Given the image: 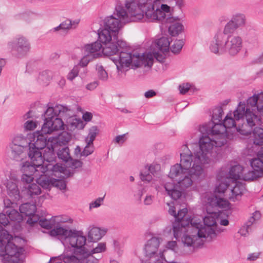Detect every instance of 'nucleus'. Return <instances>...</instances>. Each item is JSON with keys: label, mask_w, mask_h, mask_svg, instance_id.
<instances>
[{"label": "nucleus", "mask_w": 263, "mask_h": 263, "mask_svg": "<svg viewBox=\"0 0 263 263\" xmlns=\"http://www.w3.org/2000/svg\"><path fill=\"white\" fill-rule=\"evenodd\" d=\"M242 47V40L239 36H234L231 39V54H237Z\"/></svg>", "instance_id": "c9c22d12"}, {"label": "nucleus", "mask_w": 263, "mask_h": 263, "mask_svg": "<svg viewBox=\"0 0 263 263\" xmlns=\"http://www.w3.org/2000/svg\"><path fill=\"white\" fill-rule=\"evenodd\" d=\"M153 45L162 52L168 51L170 42L166 36H162L160 38L156 39L153 43Z\"/></svg>", "instance_id": "473e14b6"}, {"label": "nucleus", "mask_w": 263, "mask_h": 263, "mask_svg": "<svg viewBox=\"0 0 263 263\" xmlns=\"http://www.w3.org/2000/svg\"><path fill=\"white\" fill-rule=\"evenodd\" d=\"M50 235L58 236L65 246L72 249L73 255L64 252L58 257L64 263H98L99 260L91 255L85 247L86 238L81 231L67 230L62 227H57L50 230Z\"/></svg>", "instance_id": "20e7f679"}, {"label": "nucleus", "mask_w": 263, "mask_h": 263, "mask_svg": "<svg viewBox=\"0 0 263 263\" xmlns=\"http://www.w3.org/2000/svg\"><path fill=\"white\" fill-rule=\"evenodd\" d=\"M164 189L169 196L172 199L176 200L179 199L182 194L183 191L187 187H181L178 183L168 182L165 183Z\"/></svg>", "instance_id": "aec40b11"}, {"label": "nucleus", "mask_w": 263, "mask_h": 263, "mask_svg": "<svg viewBox=\"0 0 263 263\" xmlns=\"http://www.w3.org/2000/svg\"><path fill=\"white\" fill-rule=\"evenodd\" d=\"M49 138H54L57 141V144H66L71 139V136L67 132H63L58 137H51Z\"/></svg>", "instance_id": "37998d69"}, {"label": "nucleus", "mask_w": 263, "mask_h": 263, "mask_svg": "<svg viewBox=\"0 0 263 263\" xmlns=\"http://www.w3.org/2000/svg\"><path fill=\"white\" fill-rule=\"evenodd\" d=\"M98 129L97 126H92L89 130L87 136L85 138V142L88 144H92L97 134Z\"/></svg>", "instance_id": "79ce46f5"}, {"label": "nucleus", "mask_w": 263, "mask_h": 263, "mask_svg": "<svg viewBox=\"0 0 263 263\" xmlns=\"http://www.w3.org/2000/svg\"><path fill=\"white\" fill-rule=\"evenodd\" d=\"M230 24L228 22L222 31H219L214 36L209 45V49L215 54L223 53L229 48Z\"/></svg>", "instance_id": "f8f14e48"}, {"label": "nucleus", "mask_w": 263, "mask_h": 263, "mask_svg": "<svg viewBox=\"0 0 263 263\" xmlns=\"http://www.w3.org/2000/svg\"><path fill=\"white\" fill-rule=\"evenodd\" d=\"M183 30V25L179 22H173L168 27V32L172 36L179 35Z\"/></svg>", "instance_id": "4c0bfd02"}, {"label": "nucleus", "mask_w": 263, "mask_h": 263, "mask_svg": "<svg viewBox=\"0 0 263 263\" xmlns=\"http://www.w3.org/2000/svg\"><path fill=\"white\" fill-rule=\"evenodd\" d=\"M70 111L68 107L58 104L54 107H49L45 112L44 123L42 126V134H34L33 140H29L28 156L35 160L36 156L40 162H42L41 150L48 147V138L46 135L54 131L62 129L64 123L62 118L70 116Z\"/></svg>", "instance_id": "7ed1b4c3"}, {"label": "nucleus", "mask_w": 263, "mask_h": 263, "mask_svg": "<svg viewBox=\"0 0 263 263\" xmlns=\"http://www.w3.org/2000/svg\"><path fill=\"white\" fill-rule=\"evenodd\" d=\"M7 149L10 158L16 161H20L26 157V148L8 144Z\"/></svg>", "instance_id": "4be33fe9"}, {"label": "nucleus", "mask_w": 263, "mask_h": 263, "mask_svg": "<svg viewBox=\"0 0 263 263\" xmlns=\"http://www.w3.org/2000/svg\"><path fill=\"white\" fill-rule=\"evenodd\" d=\"M184 44V41L183 39L177 40L175 41L174 44L171 47V50L174 53H179L182 48Z\"/></svg>", "instance_id": "a18cd8bd"}, {"label": "nucleus", "mask_w": 263, "mask_h": 263, "mask_svg": "<svg viewBox=\"0 0 263 263\" xmlns=\"http://www.w3.org/2000/svg\"><path fill=\"white\" fill-rule=\"evenodd\" d=\"M260 255V253H253L248 255L247 259L249 260H255L257 259Z\"/></svg>", "instance_id": "0e129e2a"}, {"label": "nucleus", "mask_w": 263, "mask_h": 263, "mask_svg": "<svg viewBox=\"0 0 263 263\" xmlns=\"http://www.w3.org/2000/svg\"><path fill=\"white\" fill-rule=\"evenodd\" d=\"M259 95L263 96V91L248 98L246 105L244 102H240L234 111L235 119L239 120L245 117L247 125L250 128V129L239 128L237 130L242 135L250 134L251 129L255 125H260L263 120V104L257 105Z\"/></svg>", "instance_id": "423d86ee"}, {"label": "nucleus", "mask_w": 263, "mask_h": 263, "mask_svg": "<svg viewBox=\"0 0 263 263\" xmlns=\"http://www.w3.org/2000/svg\"><path fill=\"white\" fill-rule=\"evenodd\" d=\"M167 205L169 206L168 213L170 215L174 216L175 218V222L173 223V226L177 223H180L183 221L185 222L187 218H191V217H185V215L187 213V209L186 208H183L178 211V213L176 212V207L174 206V203H167ZM174 228L173 229V230Z\"/></svg>", "instance_id": "412c9836"}, {"label": "nucleus", "mask_w": 263, "mask_h": 263, "mask_svg": "<svg viewBox=\"0 0 263 263\" xmlns=\"http://www.w3.org/2000/svg\"><path fill=\"white\" fill-rule=\"evenodd\" d=\"M262 124V122L260 125H261ZM256 126V127L253 130V143L254 144L257 145H263V128L260 127H258V125Z\"/></svg>", "instance_id": "e433bc0d"}, {"label": "nucleus", "mask_w": 263, "mask_h": 263, "mask_svg": "<svg viewBox=\"0 0 263 263\" xmlns=\"http://www.w3.org/2000/svg\"><path fill=\"white\" fill-rule=\"evenodd\" d=\"M251 228L249 226H248L247 224H246L240 229L238 233L241 236H246L249 234V232L251 231Z\"/></svg>", "instance_id": "5fc2aeb1"}, {"label": "nucleus", "mask_w": 263, "mask_h": 263, "mask_svg": "<svg viewBox=\"0 0 263 263\" xmlns=\"http://www.w3.org/2000/svg\"><path fill=\"white\" fill-rule=\"evenodd\" d=\"M160 166L158 164H151L149 166H145L144 169L140 172V179L142 181L149 182L152 179V174H154L159 170Z\"/></svg>", "instance_id": "393cba45"}, {"label": "nucleus", "mask_w": 263, "mask_h": 263, "mask_svg": "<svg viewBox=\"0 0 263 263\" xmlns=\"http://www.w3.org/2000/svg\"><path fill=\"white\" fill-rule=\"evenodd\" d=\"M118 21L112 16L107 18L104 21V28H100L98 30L99 41L86 45L84 54L96 59L100 57L101 53L110 56L119 52L117 58H111L119 71H122L124 68L151 67L154 55L151 52L140 54L124 51L126 43L118 39Z\"/></svg>", "instance_id": "f257e3e1"}, {"label": "nucleus", "mask_w": 263, "mask_h": 263, "mask_svg": "<svg viewBox=\"0 0 263 263\" xmlns=\"http://www.w3.org/2000/svg\"><path fill=\"white\" fill-rule=\"evenodd\" d=\"M94 151V146L92 144H88L87 143V145L84 147L83 151L82 152V156L83 157H87L90 154H91Z\"/></svg>", "instance_id": "8fccbe9b"}, {"label": "nucleus", "mask_w": 263, "mask_h": 263, "mask_svg": "<svg viewBox=\"0 0 263 263\" xmlns=\"http://www.w3.org/2000/svg\"><path fill=\"white\" fill-rule=\"evenodd\" d=\"M57 154L59 158L65 162H67L69 159H71L69 150L68 147H63L61 149H59Z\"/></svg>", "instance_id": "c03bdc74"}, {"label": "nucleus", "mask_w": 263, "mask_h": 263, "mask_svg": "<svg viewBox=\"0 0 263 263\" xmlns=\"http://www.w3.org/2000/svg\"><path fill=\"white\" fill-rule=\"evenodd\" d=\"M106 250V245L105 243L100 242L98 243L96 247L93 249L91 251H89V252L91 255L93 254L99 253L105 251Z\"/></svg>", "instance_id": "de8ad7c7"}, {"label": "nucleus", "mask_w": 263, "mask_h": 263, "mask_svg": "<svg viewBox=\"0 0 263 263\" xmlns=\"http://www.w3.org/2000/svg\"><path fill=\"white\" fill-rule=\"evenodd\" d=\"M79 71L77 67H74L68 74L67 78L70 81H72L78 76Z\"/></svg>", "instance_id": "6e6d98bb"}, {"label": "nucleus", "mask_w": 263, "mask_h": 263, "mask_svg": "<svg viewBox=\"0 0 263 263\" xmlns=\"http://www.w3.org/2000/svg\"><path fill=\"white\" fill-rule=\"evenodd\" d=\"M231 201L239 200L245 190V185L239 181L231 182Z\"/></svg>", "instance_id": "a878e982"}, {"label": "nucleus", "mask_w": 263, "mask_h": 263, "mask_svg": "<svg viewBox=\"0 0 263 263\" xmlns=\"http://www.w3.org/2000/svg\"><path fill=\"white\" fill-rule=\"evenodd\" d=\"M168 177L178 182L181 187H189L197 179L192 177L190 173L185 170L179 163L173 165L170 171Z\"/></svg>", "instance_id": "ddd939ff"}, {"label": "nucleus", "mask_w": 263, "mask_h": 263, "mask_svg": "<svg viewBox=\"0 0 263 263\" xmlns=\"http://www.w3.org/2000/svg\"><path fill=\"white\" fill-rule=\"evenodd\" d=\"M4 204L5 207V209L4 210L5 212L6 210L13 209L14 205L16 204L15 203L11 201V200L8 198H6L4 200Z\"/></svg>", "instance_id": "4d7b16f0"}, {"label": "nucleus", "mask_w": 263, "mask_h": 263, "mask_svg": "<svg viewBox=\"0 0 263 263\" xmlns=\"http://www.w3.org/2000/svg\"><path fill=\"white\" fill-rule=\"evenodd\" d=\"M92 118V114L89 112H85L82 116V119L86 122L90 121Z\"/></svg>", "instance_id": "69168bd1"}, {"label": "nucleus", "mask_w": 263, "mask_h": 263, "mask_svg": "<svg viewBox=\"0 0 263 263\" xmlns=\"http://www.w3.org/2000/svg\"><path fill=\"white\" fill-rule=\"evenodd\" d=\"M15 48L18 56H23L29 51L30 46L29 43L25 37H21L17 39Z\"/></svg>", "instance_id": "7c9ffc66"}, {"label": "nucleus", "mask_w": 263, "mask_h": 263, "mask_svg": "<svg viewBox=\"0 0 263 263\" xmlns=\"http://www.w3.org/2000/svg\"><path fill=\"white\" fill-rule=\"evenodd\" d=\"M126 134H123L121 135H118L116 137L115 139H114V141L118 143L120 145H122L125 141H126V138H125Z\"/></svg>", "instance_id": "680f3d73"}, {"label": "nucleus", "mask_w": 263, "mask_h": 263, "mask_svg": "<svg viewBox=\"0 0 263 263\" xmlns=\"http://www.w3.org/2000/svg\"><path fill=\"white\" fill-rule=\"evenodd\" d=\"M98 85L99 84L97 81H94L93 82L88 84L86 86V88L87 89L89 90H93L98 86Z\"/></svg>", "instance_id": "e2e57ef3"}, {"label": "nucleus", "mask_w": 263, "mask_h": 263, "mask_svg": "<svg viewBox=\"0 0 263 263\" xmlns=\"http://www.w3.org/2000/svg\"><path fill=\"white\" fill-rule=\"evenodd\" d=\"M23 191L29 196L33 197L34 196L39 195L41 193V189L40 185L37 183L30 182L23 183Z\"/></svg>", "instance_id": "c756f323"}, {"label": "nucleus", "mask_w": 263, "mask_h": 263, "mask_svg": "<svg viewBox=\"0 0 263 263\" xmlns=\"http://www.w3.org/2000/svg\"><path fill=\"white\" fill-rule=\"evenodd\" d=\"M104 200V197L98 198L94 201L91 202L89 204V209L91 210L93 208H97L99 207Z\"/></svg>", "instance_id": "603ef678"}, {"label": "nucleus", "mask_w": 263, "mask_h": 263, "mask_svg": "<svg viewBox=\"0 0 263 263\" xmlns=\"http://www.w3.org/2000/svg\"><path fill=\"white\" fill-rule=\"evenodd\" d=\"M166 247L172 250H175L177 247V242L175 241H168L166 245Z\"/></svg>", "instance_id": "338daca9"}, {"label": "nucleus", "mask_w": 263, "mask_h": 263, "mask_svg": "<svg viewBox=\"0 0 263 263\" xmlns=\"http://www.w3.org/2000/svg\"><path fill=\"white\" fill-rule=\"evenodd\" d=\"M180 153V162L179 163L192 177L197 179L203 173L202 165L203 163L201 158L197 153L192 154L187 145H183Z\"/></svg>", "instance_id": "9d476101"}, {"label": "nucleus", "mask_w": 263, "mask_h": 263, "mask_svg": "<svg viewBox=\"0 0 263 263\" xmlns=\"http://www.w3.org/2000/svg\"><path fill=\"white\" fill-rule=\"evenodd\" d=\"M250 164L252 170L248 168L246 178L252 181L263 175V161L259 158H254L251 160Z\"/></svg>", "instance_id": "f3484780"}, {"label": "nucleus", "mask_w": 263, "mask_h": 263, "mask_svg": "<svg viewBox=\"0 0 263 263\" xmlns=\"http://www.w3.org/2000/svg\"><path fill=\"white\" fill-rule=\"evenodd\" d=\"M48 166V170L46 172V173H49V174L52 175L54 173L64 172L65 168L62 165L59 164H54L52 163H48V165H46Z\"/></svg>", "instance_id": "ea45409f"}, {"label": "nucleus", "mask_w": 263, "mask_h": 263, "mask_svg": "<svg viewBox=\"0 0 263 263\" xmlns=\"http://www.w3.org/2000/svg\"><path fill=\"white\" fill-rule=\"evenodd\" d=\"M229 203L227 200L222 198L218 197L215 195L210 198L208 205L206 207L208 215L203 218L204 227H202V224L200 221L195 222V223H199L200 225L198 228V230H204L202 231V233L208 238H212L215 236V232L212 227L216 225L217 222L219 221V217L222 212H217L216 211H211L210 208H229Z\"/></svg>", "instance_id": "0eeeda50"}, {"label": "nucleus", "mask_w": 263, "mask_h": 263, "mask_svg": "<svg viewBox=\"0 0 263 263\" xmlns=\"http://www.w3.org/2000/svg\"><path fill=\"white\" fill-rule=\"evenodd\" d=\"M31 162L25 161L21 164V171L23 175L21 181L23 183L33 182L34 178L46 173L48 168L46 165H43V161L40 162L38 158L35 156V160L30 158Z\"/></svg>", "instance_id": "9b49d317"}, {"label": "nucleus", "mask_w": 263, "mask_h": 263, "mask_svg": "<svg viewBox=\"0 0 263 263\" xmlns=\"http://www.w3.org/2000/svg\"><path fill=\"white\" fill-rule=\"evenodd\" d=\"M223 114L221 107H216L213 111L212 121L199 127V151L196 153L206 164L218 159V148L227 142L228 130L230 128L227 123H229L230 120V113H228L222 121Z\"/></svg>", "instance_id": "f03ea898"}, {"label": "nucleus", "mask_w": 263, "mask_h": 263, "mask_svg": "<svg viewBox=\"0 0 263 263\" xmlns=\"http://www.w3.org/2000/svg\"><path fill=\"white\" fill-rule=\"evenodd\" d=\"M246 22L245 15L241 13H235L231 16V30L236 29L244 26Z\"/></svg>", "instance_id": "c85d7f7f"}, {"label": "nucleus", "mask_w": 263, "mask_h": 263, "mask_svg": "<svg viewBox=\"0 0 263 263\" xmlns=\"http://www.w3.org/2000/svg\"><path fill=\"white\" fill-rule=\"evenodd\" d=\"M85 55L82 58L80 62V65L82 67H85L87 66L88 63L94 59L91 56H89V54H85Z\"/></svg>", "instance_id": "864d4df0"}, {"label": "nucleus", "mask_w": 263, "mask_h": 263, "mask_svg": "<svg viewBox=\"0 0 263 263\" xmlns=\"http://www.w3.org/2000/svg\"><path fill=\"white\" fill-rule=\"evenodd\" d=\"M200 224L195 223L193 219L187 218L185 222L183 221L180 223H177L174 226L173 233L174 236L178 239L181 236V234L183 229L188 227L187 231L189 229L193 230L192 235H185L182 238V241L185 246L192 247L193 249L198 248L203 244V239L207 238L205 235L202 233L203 230H198V228Z\"/></svg>", "instance_id": "1a4fd4ad"}, {"label": "nucleus", "mask_w": 263, "mask_h": 263, "mask_svg": "<svg viewBox=\"0 0 263 263\" xmlns=\"http://www.w3.org/2000/svg\"><path fill=\"white\" fill-rule=\"evenodd\" d=\"M248 168L243 167L240 165H231V179H240L247 181H250V179L246 178Z\"/></svg>", "instance_id": "bb28decb"}, {"label": "nucleus", "mask_w": 263, "mask_h": 263, "mask_svg": "<svg viewBox=\"0 0 263 263\" xmlns=\"http://www.w3.org/2000/svg\"><path fill=\"white\" fill-rule=\"evenodd\" d=\"M9 219L8 215L6 213H2L0 214V223L3 226H5L9 223Z\"/></svg>", "instance_id": "13d9d810"}, {"label": "nucleus", "mask_w": 263, "mask_h": 263, "mask_svg": "<svg viewBox=\"0 0 263 263\" xmlns=\"http://www.w3.org/2000/svg\"><path fill=\"white\" fill-rule=\"evenodd\" d=\"M88 230V237L92 241H97L100 240L107 231L106 228H101L94 226H90Z\"/></svg>", "instance_id": "b1692460"}, {"label": "nucleus", "mask_w": 263, "mask_h": 263, "mask_svg": "<svg viewBox=\"0 0 263 263\" xmlns=\"http://www.w3.org/2000/svg\"><path fill=\"white\" fill-rule=\"evenodd\" d=\"M159 245V239L157 237H153L148 240L144 249L145 256L148 258H152L155 256Z\"/></svg>", "instance_id": "5701e85b"}, {"label": "nucleus", "mask_w": 263, "mask_h": 263, "mask_svg": "<svg viewBox=\"0 0 263 263\" xmlns=\"http://www.w3.org/2000/svg\"><path fill=\"white\" fill-rule=\"evenodd\" d=\"M218 212H222L221 216H220V218L219 219V221L218 222H219L220 224L222 226H227L229 224V220L227 219H222V217L223 215H225L226 213H227V211L226 210H222V211H219Z\"/></svg>", "instance_id": "052dcab7"}, {"label": "nucleus", "mask_w": 263, "mask_h": 263, "mask_svg": "<svg viewBox=\"0 0 263 263\" xmlns=\"http://www.w3.org/2000/svg\"><path fill=\"white\" fill-rule=\"evenodd\" d=\"M80 23V20L77 19L73 21H71L69 19H67L64 22H62L58 26L53 28L54 31H58L59 30H69L71 28H76L79 23Z\"/></svg>", "instance_id": "f704fd0d"}, {"label": "nucleus", "mask_w": 263, "mask_h": 263, "mask_svg": "<svg viewBox=\"0 0 263 263\" xmlns=\"http://www.w3.org/2000/svg\"><path fill=\"white\" fill-rule=\"evenodd\" d=\"M156 95V92L153 90H149L144 93V96L146 98H150Z\"/></svg>", "instance_id": "774afa93"}, {"label": "nucleus", "mask_w": 263, "mask_h": 263, "mask_svg": "<svg viewBox=\"0 0 263 263\" xmlns=\"http://www.w3.org/2000/svg\"><path fill=\"white\" fill-rule=\"evenodd\" d=\"M18 181L17 176L13 172H10L9 179L7 178L3 183L6 187L7 195L15 201L19 200L21 198Z\"/></svg>", "instance_id": "4468645a"}, {"label": "nucleus", "mask_w": 263, "mask_h": 263, "mask_svg": "<svg viewBox=\"0 0 263 263\" xmlns=\"http://www.w3.org/2000/svg\"><path fill=\"white\" fill-rule=\"evenodd\" d=\"M191 86V85L189 83L180 85L179 86V89L180 93L183 95L186 93L190 89Z\"/></svg>", "instance_id": "bf43d9fd"}, {"label": "nucleus", "mask_w": 263, "mask_h": 263, "mask_svg": "<svg viewBox=\"0 0 263 263\" xmlns=\"http://www.w3.org/2000/svg\"><path fill=\"white\" fill-rule=\"evenodd\" d=\"M68 218L62 219L60 216H53L49 220L46 219H39L38 220L39 224L43 228L46 229H51L53 227L56 223L67 222Z\"/></svg>", "instance_id": "cd10ccee"}, {"label": "nucleus", "mask_w": 263, "mask_h": 263, "mask_svg": "<svg viewBox=\"0 0 263 263\" xmlns=\"http://www.w3.org/2000/svg\"><path fill=\"white\" fill-rule=\"evenodd\" d=\"M218 185L215 189V193H224L230 182V165L229 164L222 167L217 175Z\"/></svg>", "instance_id": "2eb2a0df"}, {"label": "nucleus", "mask_w": 263, "mask_h": 263, "mask_svg": "<svg viewBox=\"0 0 263 263\" xmlns=\"http://www.w3.org/2000/svg\"><path fill=\"white\" fill-rule=\"evenodd\" d=\"M9 144L27 149V147L29 146V140L23 135L17 134L12 137Z\"/></svg>", "instance_id": "2f4dec72"}, {"label": "nucleus", "mask_w": 263, "mask_h": 263, "mask_svg": "<svg viewBox=\"0 0 263 263\" xmlns=\"http://www.w3.org/2000/svg\"><path fill=\"white\" fill-rule=\"evenodd\" d=\"M127 0H125V6L126 9V11L125 10V9L121 6H117L116 7V11L117 12L116 15L118 17V18L115 17L112 15H110L109 16H107L104 18V20L103 21V28H104V21L105 20L110 16H112V17L115 18L118 21V26L119 27V29L118 30V34H119V31L120 29L122 27V23H125L126 22H137L139 21V20H136L134 21L133 20V16L129 13L128 9L126 7V2Z\"/></svg>", "instance_id": "a211bd4d"}, {"label": "nucleus", "mask_w": 263, "mask_h": 263, "mask_svg": "<svg viewBox=\"0 0 263 263\" xmlns=\"http://www.w3.org/2000/svg\"><path fill=\"white\" fill-rule=\"evenodd\" d=\"M52 186H55L61 190H64L66 187V184L64 181L55 179H54Z\"/></svg>", "instance_id": "3c124183"}, {"label": "nucleus", "mask_w": 263, "mask_h": 263, "mask_svg": "<svg viewBox=\"0 0 263 263\" xmlns=\"http://www.w3.org/2000/svg\"><path fill=\"white\" fill-rule=\"evenodd\" d=\"M126 6L134 21L144 18L148 22L162 21L165 18V13L170 10L160 0H127Z\"/></svg>", "instance_id": "39448f33"}, {"label": "nucleus", "mask_w": 263, "mask_h": 263, "mask_svg": "<svg viewBox=\"0 0 263 263\" xmlns=\"http://www.w3.org/2000/svg\"><path fill=\"white\" fill-rule=\"evenodd\" d=\"M51 72L49 70H44L40 73L38 78L39 83L44 85H47L51 78Z\"/></svg>", "instance_id": "a19ab883"}, {"label": "nucleus", "mask_w": 263, "mask_h": 263, "mask_svg": "<svg viewBox=\"0 0 263 263\" xmlns=\"http://www.w3.org/2000/svg\"><path fill=\"white\" fill-rule=\"evenodd\" d=\"M12 236L5 230H0V256L4 263H23L25 259V250L17 247L11 241Z\"/></svg>", "instance_id": "6e6552de"}, {"label": "nucleus", "mask_w": 263, "mask_h": 263, "mask_svg": "<svg viewBox=\"0 0 263 263\" xmlns=\"http://www.w3.org/2000/svg\"><path fill=\"white\" fill-rule=\"evenodd\" d=\"M57 145V141L54 138H48V147L44 148V152L42 153V159L43 161V165H48V163H52L55 159L54 153V148Z\"/></svg>", "instance_id": "6ab92c4d"}, {"label": "nucleus", "mask_w": 263, "mask_h": 263, "mask_svg": "<svg viewBox=\"0 0 263 263\" xmlns=\"http://www.w3.org/2000/svg\"><path fill=\"white\" fill-rule=\"evenodd\" d=\"M49 173H44L41 176L36 177V182L42 187L48 189L53 185L54 179L48 176Z\"/></svg>", "instance_id": "72a5a7b5"}, {"label": "nucleus", "mask_w": 263, "mask_h": 263, "mask_svg": "<svg viewBox=\"0 0 263 263\" xmlns=\"http://www.w3.org/2000/svg\"><path fill=\"white\" fill-rule=\"evenodd\" d=\"M37 127V123L32 120L27 121L24 124L25 130H33Z\"/></svg>", "instance_id": "09e8293b"}, {"label": "nucleus", "mask_w": 263, "mask_h": 263, "mask_svg": "<svg viewBox=\"0 0 263 263\" xmlns=\"http://www.w3.org/2000/svg\"><path fill=\"white\" fill-rule=\"evenodd\" d=\"M98 76L100 80L105 81L108 79V74L102 65H97Z\"/></svg>", "instance_id": "49530a36"}, {"label": "nucleus", "mask_w": 263, "mask_h": 263, "mask_svg": "<svg viewBox=\"0 0 263 263\" xmlns=\"http://www.w3.org/2000/svg\"><path fill=\"white\" fill-rule=\"evenodd\" d=\"M5 213L8 215L9 219L11 221L20 222L23 219V216L14 209L6 210Z\"/></svg>", "instance_id": "58836bf2"}, {"label": "nucleus", "mask_w": 263, "mask_h": 263, "mask_svg": "<svg viewBox=\"0 0 263 263\" xmlns=\"http://www.w3.org/2000/svg\"><path fill=\"white\" fill-rule=\"evenodd\" d=\"M21 215L28 217L27 223L31 226L38 222L40 216L36 214V207L35 204L25 203L20 206Z\"/></svg>", "instance_id": "dca6fc26"}]
</instances>
